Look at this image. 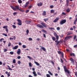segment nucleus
Here are the masks:
<instances>
[{
	"label": "nucleus",
	"instance_id": "obj_14",
	"mask_svg": "<svg viewBox=\"0 0 77 77\" xmlns=\"http://www.w3.org/2000/svg\"><path fill=\"white\" fill-rule=\"evenodd\" d=\"M70 60L72 62V63H74V59H72V58H71Z\"/></svg>",
	"mask_w": 77,
	"mask_h": 77
},
{
	"label": "nucleus",
	"instance_id": "obj_13",
	"mask_svg": "<svg viewBox=\"0 0 77 77\" xmlns=\"http://www.w3.org/2000/svg\"><path fill=\"white\" fill-rule=\"evenodd\" d=\"M33 74H34V75L35 77H36L37 76V74L36 73V72H35V71H34L33 72Z\"/></svg>",
	"mask_w": 77,
	"mask_h": 77
},
{
	"label": "nucleus",
	"instance_id": "obj_64",
	"mask_svg": "<svg viewBox=\"0 0 77 77\" xmlns=\"http://www.w3.org/2000/svg\"><path fill=\"white\" fill-rule=\"evenodd\" d=\"M75 75H76V77H77V72H76L75 73Z\"/></svg>",
	"mask_w": 77,
	"mask_h": 77
},
{
	"label": "nucleus",
	"instance_id": "obj_38",
	"mask_svg": "<svg viewBox=\"0 0 77 77\" xmlns=\"http://www.w3.org/2000/svg\"><path fill=\"white\" fill-rule=\"evenodd\" d=\"M12 26L13 27V28H14V29H15L16 28V26L15 25H12Z\"/></svg>",
	"mask_w": 77,
	"mask_h": 77
},
{
	"label": "nucleus",
	"instance_id": "obj_25",
	"mask_svg": "<svg viewBox=\"0 0 77 77\" xmlns=\"http://www.w3.org/2000/svg\"><path fill=\"white\" fill-rule=\"evenodd\" d=\"M27 57L30 59V60H32L33 59V58H32L30 56H27Z\"/></svg>",
	"mask_w": 77,
	"mask_h": 77
},
{
	"label": "nucleus",
	"instance_id": "obj_29",
	"mask_svg": "<svg viewBox=\"0 0 77 77\" xmlns=\"http://www.w3.org/2000/svg\"><path fill=\"white\" fill-rule=\"evenodd\" d=\"M51 13H54V10H51Z\"/></svg>",
	"mask_w": 77,
	"mask_h": 77
},
{
	"label": "nucleus",
	"instance_id": "obj_53",
	"mask_svg": "<svg viewBox=\"0 0 77 77\" xmlns=\"http://www.w3.org/2000/svg\"><path fill=\"white\" fill-rule=\"evenodd\" d=\"M29 10H27L26 11V13H29Z\"/></svg>",
	"mask_w": 77,
	"mask_h": 77
},
{
	"label": "nucleus",
	"instance_id": "obj_6",
	"mask_svg": "<svg viewBox=\"0 0 77 77\" xmlns=\"http://www.w3.org/2000/svg\"><path fill=\"white\" fill-rule=\"evenodd\" d=\"M17 21L19 22V23H17V24L19 26H21V25H22V23H21V20H20V19H18Z\"/></svg>",
	"mask_w": 77,
	"mask_h": 77
},
{
	"label": "nucleus",
	"instance_id": "obj_17",
	"mask_svg": "<svg viewBox=\"0 0 77 77\" xmlns=\"http://www.w3.org/2000/svg\"><path fill=\"white\" fill-rule=\"evenodd\" d=\"M72 32L70 31L67 34V35H72Z\"/></svg>",
	"mask_w": 77,
	"mask_h": 77
},
{
	"label": "nucleus",
	"instance_id": "obj_36",
	"mask_svg": "<svg viewBox=\"0 0 77 77\" xmlns=\"http://www.w3.org/2000/svg\"><path fill=\"white\" fill-rule=\"evenodd\" d=\"M11 45V42H10L8 43V47H10Z\"/></svg>",
	"mask_w": 77,
	"mask_h": 77
},
{
	"label": "nucleus",
	"instance_id": "obj_52",
	"mask_svg": "<svg viewBox=\"0 0 77 77\" xmlns=\"http://www.w3.org/2000/svg\"><path fill=\"white\" fill-rule=\"evenodd\" d=\"M37 74L39 75H41V74L39 72H37Z\"/></svg>",
	"mask_w": 77,
	"mask_h": 77
},
{
	"label": "nucleus",
	"instance_id": "obj_57",
	"mask_svg": "<svg viewBox=\"0 0 77 77\" xmlns=\"http://www.w3.org/2000/svg\"><path fill=\"white\" fill-rule=\"evenodd\" d=\"M60 43V42L59 41H58V42L57 43V45H58Z\"/></svg>",
	"mask_w": 77,
	"mask_h": 77
},
{
	"label": "nucleus",
	"instance_id": "obj_28",
	"mask_svg": "<svg viewBox=\"0 0 77 77\" xmlns=\"http://www.w3.org/2000/svg\"><path fill=\"white\" fill-rule=\"evenodd\" d=\"M72 55L73 56H75V54H74V53H71V54H70V56H72Z\"/></svg>",
	"mask_w": 77,
	"mask_h": 77
},
{
	"label": "nucleus",
	"instance_id": "obj_22",
	"mask_svg": "<svg viewBox=\"0 0 77 77\" xmlns=\"http://www.w3.org/2000/svg\"><path fill=\"white\" fill-rule=\"evenodd\" d=\"M44 20L45 21V22H46L47 21H48V18H47L46 19H44Z\"/></svg>",
	"mask_w": 77,
	"mask_h": 77
},
{
	"label": "nucleus",
	"instance_id": "obj_7",
	"mask_svg": "<svg viewBox=\"0 0 77 77\" xmlns=\"http://www.w3.org/2000/svg\"><path fill=\"white\" fill-rule=\"evenodd\" d=\"M54 36H55V37H56V38L57 39V40H58V39H59V36H58L57 33H56L55 32L54 33Z\"/></svg>",
	"mask_w": 77,
	"mask_h": 77
},
{
	"label": "nucleus",
	"instance_id": "obj_23",
	"mask_svg": "<svg viewBox=\"0 0 77 77\" xmlns=\"http://www.w3.org/2000/svg\"><path fill=\"white\" fill-rule=\"evenodd\" d=\"M18 2L20 4L22 3V1L21 0H18Z\"/></svg>",
	"mask_w": 77,
	"mask_h": 77
},
{
	"label": "nucleus",
	"instance_id": "obj_24",
	"mask_svg": "<svg viewBox=\"0 0 77 77\" xmlns=\"http://www.w3.org/2000/svg\"><path fill=\"white\" fill-rule=\"evenodd\" d=\"M26 32L27 35H29V29H27L26 30Z\"/></svg>",
	"mask_w": 77,
	"mask_h": 77
},
{
	"label": "nucleus",
	"instance_id": "obj_4",
	"mask_svg": "<svg viewBox=\"0 0 77 77\" xmlns=\"http://www.w3.org/2000/svg\"><path fill=\"white\" fill-rule=\"evenodd\" d=\"M66 22V20L65 19L61 20L60 22V24H61V25H62V24H65Z\"/></svg>",
	"mask_w": 77,
	"mask_h": 77
},
{
	"label": "nucleus",
	"instance_id": "obj_12",
	"mask_svg": "<svg viewBox=\"0 0 77 77\" xmlns=\"http://www.w3.org/2000/svg\"><path fill=\"white\" fill-rule=\"evenodd\" d=\"M42 15L43 16H45V15H47L46 11H43Z\"/></svg>",
	"mask_w": 77,
	"mask_h": 77
},
{
	"label": "nucleus",
	"instance_id": "obj_61",
	"mask_svg": "<svg viewBox=\"0 0 77 77\" xmlns=\"http://www.w3.org/2000/svg\"><path fill=\"white\" fill-rule=\"evenodd\" d=\"M60 60H61V63H63V60H62V59H61Z\"/></svg>",
	"mask_w": 77,
	"mask_h": 77
},
{
	"label": "nucleus",
	"instance_id": "obj_26",
	"mask_svg": "<svg viewBox=\"0 0 77 77\" xmlns=\"http://www.w3.org/2000/svg\"><path fill=\"white\" fill-rule=\"evenodd\" d=\"M66 12H70V10L68 8L66 10Z\"/></svg>",
	"mask_w": 77,
	"mask_h": 77
},
{
	"label": "nucleus",
	"instance_id": "obj_47",
	"mask_svg": "<svg viewBox=\"0 0 77 77\" xmlns=\"http://www.w3.org/2000/svg\"><path fill=\"white\" fill-rule=\"evenodd\" d=\"M14 15H17V13L15 12L13 13V14Z\"/></svg>",
	"mask_w": 77,
	"mask_h": 77
},
{
	"label": "nucleus",
	"instance_id": "obj_45",
	"mask_svg": "<svg viewBox=\"0 0 77 77\" xmlns=\"http://www.w3.org/2000/svg\"><path fill=\"white\" fill-rule=\"evenodd\" d=\"M58 54H62V52H61L60 51H58Z\"/></svg>",
	"mask_w": 77,
	"mask_h": 77
},
{
	"label": "nucleus",
	"instance_id": "obj_33",
	"mask_svg": "<svg viewBox=\"0 0 77 77\" xmlns=\"http://www.w3.org/2000/svg\"><path fill=\"white\" fill-rule=\"evenodd\" d=\"M13 63H15L16 61H15V59H13Z\"/></svg>",
	"mask_w": 77,
	"mask_h": 77
},
{
	"label": "nucleus",
	"instance_id": "obj_8",
	"mask_svg": "<svg viewBox=\"0 0 77 77\" xmlns=\"http://www.w3.org/2000/svg\"><path fill=\"white\" fill-rule=\"evenodd\" d=\"M59 17H56V18L53 21V22L54 23H56V22H57V21H59Z\"/></svg>",
	"mask_w": 77,
	"mask_h": 77
},
{
	"label": "nucleus",
	"instance_id": "obj_42",
	"mask_svg": "<svg viewBox=\"0 0 77 77\" xmlns=\"http://www.w3.org/2000/svg\"><path fill=\"white\" fill-rule=\"evenodd\" d=\"M59 36H60V38H63V35L62 34L61 35H59Z\"/></svg>",
	"mask_w": 77,
	"mask_h": 77
},
{
	"label": "nucleus",
	"instance_id": "obj_19",
	"mask_svg": "<svg viewBox=\"0 0 77 77\" xmlns=\"http://www.w3.org/2000/svg\"><path fill=\"white\" fill-rule=\"evenodd\" d=\"M43 4L42 3H38V6H41Z\"/></svg>",
	"mask_w": 77,
	"mask_h": 77
},
{
	"label": "nucleus",
	"instance_id": "obj_10",
	"mask_svg": "<svg viewBox=\"0 0 77 77\" xmlns=\"http://www.w3.org/2000/svg\"><path fill=\"white\" fill-rule=\"evenodd\" d=\"M69 38H72V36H69L68 37H66L64 39L65 41H67L68 39H69Z\"/></svg>",
	"mask_w": 77,
	"mask_h": 77
},
{
	"label": "nucleus",
	"instance_id": "obj_30",
	"mask_svg": "<svg viewBox=\"0 0 77 77\" xmlns=\"http://www.w3.org/2000/svg\"><path fill=\"white\" fill-rule=\"evenodd\" d=\"M52 40H53V41H55L56 40V38H55V37H52Z\"/></svg>",
	"mask_w": 77,
	"mask_h": 77
},
{
	"label": "nucleus",
	"instance_id": "obj_54",
	"mask_svg": "<svg viewBox=\"0 0 77 77\" xmlns=\"http://www.w3.org/2000/svg\"><path fill=\"white\" fill-rule=\"evenodd\" d=\"M74 48H77V44L75 45L74 46Z\"/></svg>",
	"mask_w": 77,
	"mask_h": 77
},
{
	"label": "nucleus",
	"instance_id": "obj_5",
	"mask_svg": "<svg viewBox=\"0 0 77 77\" xmlns=\"http://www.w3.org/2000/svg\"><path fill=\"white\" fill-rule=\"evenodd\" d=\"M8 26H3V29H5V31L7 33H8Z\"/></svg>",
	"mask_w": 77,
	"mask_h": 77
},
{
	"label": "nucleus",
	"instance_id": "obj_50",
	"mask_svg": "<svg viewBox=\"0 0 77 77\" xmlns=\"http://www.w3.org/2000/svg\"><path fill=\"white\" fill-rule=\"evenodd\" d=\"M10 53L11 54H14V52H10Z\"/></svg>",
	"mask_w": 77,
	"mask_h": 77
},
{
	"label": "nucleus",
	"instance_id": "obj_59",
	"mask_svg": "<svg viewBox=\"0 0 77 77\" xmlns=\"http://www.w3.org/2000/svg\"><path fill=\"white\" fill-rule=\"evenodd\" d=\"M32 7V6H30L28 8V9H31V8Z\"/></svg>",
	"mask_w": 77,
	"mask_h": 77
},
{
	"label": "nucleus",
	"instance_id": "obj_32",
	"mask_svg": "<svg viewBox=\"0 0 77 77\" xmlns=\"http://www.w3.org/2000/svg\"><path fill=\"white\" fill-rule=\"evenodd\" d=\"M42 50H43V51H46V49H45V48L44 47H42Z\"/></svg>",
	"mask_w": 77,
	"mask_h": 77
},
{
	"label": "nucleus",
	"instance_id": "obj_3",
	"mask_svg": "<svg viewBox=\"0 0 77 77\" xmlns=\"http://www.w3.org/2000/svg\"><path fill=\"white\" fill-rule=\"evenodd\" d=\"M63 68L66 72H67L68 74H70V72L66 68V66H64L63 67Z\"/></svg>",
	"mask_w": 77,
	"mask_h": 77
},
{
	"label": "nucleus",
	"instance_id": "obj_9",
	"mask_svg": "<svg viewBox=\"0 0 77 77\" xmlns=\"http://www.w3.org/2000/svg\"><path fill=\"white\" fill-rule=\"evenodd\" d=\"M29 4V2H26V4L24 6V7H25V8H27V7H28Z\"/></svg>",
	"mask_w": 77,
	"mask_h": 77
},
{
	"label": "nucleus",
	"instance_id": "obj_16",
	"mask_svg": "<svg viewBox=\"0 0 77 77\" xmlns=\"http://www.w3.org/2000/svg\"><path fill=\"white\" fill-rule=\"evenodd\" d=\"M41 31H42V32H43L44 33H46V34H47L48 33L47 32V31H45V30L44 29H42Z\"/></svg>",
	"mask_w": 77,
	"mask_h": 77
},
{
	"label": "nucleus",
	"instance_id": "obj_51",
	"mask_svg": "<svg viewBox=\"0 0 77 77\" xmlns=\"http://www.w3.org/2000/svg\"><path fill=\"white\" fill-rule=\"evenodd\" d=\"M49 29H51V30H52L53 29V30H54V28H50Z\"/></svg>",
	"mask_w": 77,
	"mask_h": 77
},
{
	"label": "nucleus",
	"instance_id": "obj_21",
	"mask_svg": "<svg viewBox=\"0 0 77 77\" xmlns=\"http://www.w3.org/2000/svg\"><path fill=\"white\" fill-rule=\"evenodd\" d=\"M7 66L8 68V69H9V70H11V71H12V69H11V67H10L8 65Z\"/></svg>",
	"mask_w": 77,
	"mask_h": 77
},
{
	"label": "nucleus",
	"instance_id": "obj_35",
	"mask_svg": "<svg viewBox=\"0 0 77 77\" xmlns=\"http://www.w3.org/2000/svg\"><path fill=\"white\" fill-rule=\"evenodd\" d=\"M3 35H4V36H8V35L6 34H5V33H2Z\"/></svg>",
	"mask_w": 77,
	"mask_h": 77
},
{
	"label": "nucleus",
	"instance_id": "obj_20",
	"mask_svg": "<svg viewBox=\"0 0 77 77\" xmlns=\"http://www.w3.org/2000/svg\"><path fill=\"white\" fill-rule=\"evenodd\" d=\"M26 22H27V24H30V23H31V21H30L26 20Z\"/></svg>",
	"mask_w": 77,
	"mask_h": 77
},
{
	"label": "nucleus",
	"instance_id": "obj_41",
	"mask_svg": "<svg viewBox=\"0 0 77 77\" xmlns=\"http://www.w3.org/2000/svg\"><path fill=\"white\" fill-rule=\"evenodd\" d=\"M46 76L47 77H50V75L48 74H47Z\"/></svg>",
	"mask_w": 77,
	"mask_h": 77
},
{
	"label": "nucleus",
	"instance_id": "obj_55",
	"mask_svg": "<svg viewBox=\"0 0 77 77\" xmlns=\"http://www.w3.org/2000/svg\"><path fill=\"white\" fill-rule=\"evenodd\" d=\"M17 58L18 59H21V57H20V56H18Z\"/></svg>",
	"mask_w": 77,
	"mask_h": 77
},
{
	"label": "nucleus",
	"instance_id": "obj_1",
	"mask_svg": "<svg viewBox=\"0 0 77 77\" xmlns=\"http://www.w3.org/2000/svg\"><path fill=\"white\" fill-rule=\"evenodd\" d=\"M41 24L42 25L39 24H37V27H38L40 28V29H43L44 27H47V25L44 22H42L41 23Z\"/></svg>",
	"mask_w": 77,
	"mask_h": 77
},
{
	"label": "nucleus",
	"instance_id": "obj_34",
	"mask_svg": "<svg viewBox=\"0 0 77 77\" xmlns=\"http://www.w3.org/2000/svg\"><path fill=\"white\" fill-rule=\"evenodd\" d=\"M29 63V66H30V67H32V63L30 62Z\"/></svg>",
	"mask_w": 77,
	"mask_h": 77
},
{
	"label": "nucleus",
	"instance_id": "obj_2",
	"mask_svg": "<svg viewBox=\"0 0 77 77\" xmlns=\"http://www.w3.org/2000/svg\"><path fill=\"white\" fill-rule=\"evenodd\" d=\"M11 7L12 9H13V10L14 11H15L16 10L19 9V6H15V7L13 6H11Z\"/></svg>",
	"mask_w": 77,
	"mask_h": 77
},
{
	"label": "nucleus",
	"instance_id": "obj_44",
	"mask_svg": "<svg viewBox=\"0 0 77 77\" xmlns=\"http://www.w3.org/2000/svg\"><path fill=\"white\" fill-rule=\"evenodd\" d=\"M66 2L67 3V6H68V3H69V0H66Z\"/></svg>",
	"mask_w": 77,
	"mask_h": 77
},
{
	"label": "nucleus",
	"instance_id": "obj_39",
	"mask_svg": "<svg viewBox=\"0 0 77 77\" xmlns=\"http://www.w3.org/2000/svg\"><path fill=\"white\" fill-rule=\"evenodd\" d=\"M2 40H4V38H1L0 39V42H2Z\"/></svg>",
	"mask_w": 77,
	"mask_h": 77
},
{
	"label": "nucleus",
	"instance_id": "obj_11",
	"mask_svg": "<svg viewBox=\"0 0 77 77\" xmlns=\"http://www.w3.org/2000/svg\"><path fill=\"white\" fill-rule=\"evenodd\" d=\"M17 53L18 54H20V53H21V49H18Z\"/></svg>",
	"mask_w": 77,
	"mask_h": 77
},
{
	"label": "nucleus",
	"instance_id": "obj_27",
	"mask_svg": "<svg viewBox=\"0 0 77 77\" xmlns=\"http://www.w3.org/2000/svg\"><path fill=\"white\" fill-rule=\"evenodd\" d=\"M76 38H77V35H75L73 37V40H75V39H76Z\"/></svg>",
	"mask_w": 77,
	"mask_h": 77
},
{
	"label": "nucleus",
	"instance_id": "obj_18",
	"mask_svg": "<svg viewBox=\"0 0 77 77\" xmlns=\"http://www.w3.org/2000/svg\"><path fill=\"white\" fill-rule=\"evenodd\" d=\"M34 63L36 64V65H37V66H39L40 65V64H39V63L38 62H37L36 61H35Z\"/></svg>",
	"mask_w": 77,
	"mask_h": 77
},
{
	"label": "nucleus",
	"instance_id": "obj_31",
	"mask_svg": "<svg viewBox=\"0 0 77 77\" xmlns=\"http://www.w3.org/2000/svg\"><path fill=\"white\" fill-rule=\"evenodd\" d=\"M48 73H49V74H50V75H53V74H52V73H51V72L50 71H48Z\"/></svg>",
	"mask_w": 77,
	"mask_h": 77
},
{
	"label": "nucleus",
	"instance_id": "obj_63",
	"mask_svg": "<svg viewBox=\"0 0 77 77\" xmlns=\"http://www.w3.org/2000/svg\"><path fill=\"white\" fill-rule=\"evenodd\" d=\"M58 75V74L57 73H56L55 75V76H56V77H57Z\"/></svg>",
	"mask_w": 77,
	"mask_h": 77
},
{
	"label": "nucleus",
	"instance_id": "obj_56",
	"mask_svg": "<svg viewBox=\"0 0 77 77\" xmlns=\"http://www.w3.org/2000/svg\"><path fill=\"white\" fill-rule=\"evenodd\" d=\"M19 45H22V44L20 42H19Z\"/></svg>",
	"mask_w": 77,
	"mask_h": 77
},
{
	"label": "nucleus",
	"instance_id": "obj_15",
	"mask_svg": "<svg viewBox=\"0 0 77 77\" xmlns=\"http://www.w3.org/2000/svg\"><path fill=\"white\" fill-rule=\"evenodd\" d=\"M18 45L15 46L13 48V50H16V49H17V48H18Z\"/></svg>",
	"mask_w": 77,
	"mask_h": 77
},
{
	"label": "nucleus",
	"instance_id": "obj_43",
	"mask_svg": "<svg viewBox=\"0 0 77 77\" xmlns=\"http://www.w3.org/2000/svg\"><path fill=\"white\" fill-rule=\"evenodd\" d=\"M23 47L24 48H26V45H23Z\"/></svg>",
	"mask_w": 77,
	"mask_h": 77
},
{
	"label": "nucleus",
	"instance_id": "obj_46",
	"mask_svg": "<svg viewBox=\"0 0 77 77\" xmlns=\"http://www.w3.org/2000/svg\"><path fill=\"white\" fill-rule=\"evenodd\" d=\"M62 15H66V13L65 12H63L62 14Z\"/></svg>",
	"mask_w": 77,
	"mask_h": 77
},
{
	"label": "nucleus",
	"instance_id": "obj_37",
	"mask_svg": "<svg viewBox=\"0 0 77 77\" xmlns=\"http://www.w3.org/2000/svg\"><path fill=\"white\" fill-rule=\"evenodd\" d=\"M61 55H62V57L63 58V59L64 58V55L63 54V53H62L61 54Z\"/></svg>",
	"mask_w": 77,
	"mask_h": 77
},
{
	"label": "nucleus",
	"instance_id": "obj_49",
	"mask_svg": "<svg viewBox=\"0 0 77 77\" xmlns=\"http://www.w3.org/2000/svg\"><path fill=\"white\" fill-rule=\"evenodd\" d=\"M43 36L45 38H46V35L45 34H43Z\"/></svg>",
	"mask_w": 77,
	"mask_h": 77
},
{
	"label": "nucleus",
	"instance_id": "obj_58",
	"mask_svg": "<svg viewBox=\"0 0 77 77\" xmlns=\"http://www.w3.org/2000/svg\"><path fill=\"white\" fill-rule=\"evenodd\" d=\"M8 51V50L6 49H5L4 50V52H6V51Z\"/></svg>",
	"mask_w": 77,
	"mask_h": 77
},
{
	"label": "nucleus",
	"instance_id": "obj_40",
	"mask_svg": "<svg viewBox=\"0 0 77 77\" xmlns=\"http://www.w3.org/2000/svg\"><path fill=\"white\" fill-rule=\"evenodd\" d=\"M29 41H32L33 40L32 38H29Z\"/></svg>",
	"mask_w": 77,
	"mask_h": 77
},
{
	"label": "nucleus",
	"instance_id": "obj_62",
	"mask_svg": "<svg viewBox=\"0 0 77 77\" xmlns=\"http://www.w3.org/2000/svg\"><path fill=\"white\" fill-rule=\"evenodd\" d=\"M50 8H53V5H51V6H50Z\"/></svg>",
	"mask_w": 77,
	"mask_h": 77
},
{
	"label": "nucleus",
	"instance_id": "obj_48",
	"mask_svg": "<svg viewBox=\"0 0 77 77\" xmlns=\"http://www.w3.org/2000/svg\"><path fill=\"white\" fill-rule=\"evenodd\" d=\"M17 63L19 65H20L21 64V61H18Z\"/></svg>",
	"mask_w": 77,
	"mask_h": 77
},
{
	"label": "nucleus",
	"instance_id": "obj_60",
	"mask_svg": "<svg viewBox=\"0 0 77 77\" xmlns=\"http://www.w3.org/2000/svg\"><path fill=\"white\" fill-rule=\"evenodd\" d=\"M57 30H60V27H57Z\"/></svg>",
	"mask_w": 77,
	"mask_h": 77
}]
</instances>
